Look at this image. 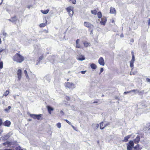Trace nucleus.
<instances>
[{
	"mask_svg": "<svg viewBox=\"0 0 150 150\" xmlns=\"http://www.w3.org/2000/svg\"><path fill=\"white\" fill-rule=\"evenodd\" d=\"M24 59V57L18 53H16L13 57V61L18 63L22 62Z\"/></svg>",
	"mask_w": 150,
	"mask_h": 150,
	"instance_id": "nucleus-1",
	"label": "nucleus"
},
{
	"mask_svg": "<svg viewBox=\"0 0 150 150\" xmlns=\"http://www.w3.org/2000/svg\"><path fill=\"white\" fill-rule=\"evenodd\" d=\"M84 25L85 26L88 27L90 32V34L91 35H93V25L88 22H85L84 23Z\"/></svg>",
	"mask_w": 150,
	"mask_h": 150,
	"instance_id": "nucleus-2",
	"label": "nucleus"
},
{
	"mask_svg": "<svg viewBox=\"0 0 150 150\" xmlns=\"http://www.w3.org/2000/svg\"><path fill=\"white\" fill-rule=\"evenodd\" d=\"M73 7L70 6L66 8V10L68 12L70 17H72L74 14V12L73 10Z\"/></svg>",
	"mask_w": 150,
	"mask_h": 150,
	"instance_id": "nucleus-3",
	"label": "nucleus"
},
{
	"mask_svg": "<svg viewBox=\"0 0 150 150\" xmlns=\"http://www.w3.org/2000/svg\"><path fill=\"white\" fill-rule=\"evenodd\" d=\"M65 86L66 88L72 89L74 88V85L73 83L66 82L65 83Z\"/></svg>",
	"mask_w": 150,
	"mask_h": 150,
	"instance_id": "nucleus-4",
	"label": "nucleus"
},
{
	"mask_svg": "<svg viewBox=\"0 0 150 150\" xmlns=\"http://www.w3.org/2000/svg\"><path fill=\"white\" fill-rule=\"evenodd\" d=\"M101 21H100V19H98L97 21V22L98 23H100L101 25H105L107 20L106 18L103 17L101 18Z\"/></svg>",
	"mask_w": 150,
	"mask_h": 150,
	"instance_id": "nucleus-5",
	"label": "nucleus"
},
{
	"mask_svg": "<svg viewBox=\"0 0 150 150\" xmlns=\"http://www.w3.org/2000/svg\"><path fill=\"white\" fill-rule=\"evenodd\" d=\"M127 150H132V149L134 145V143L133 141H130L127 144Z\"/></svg>",
	"mask_w": 150,
	"mask_h": 150,
	"instance_id": "nucleus-6",
	"label": "nucleus"
},
{
	"mask_svg": "<svg viewBox=\"0 0 150 150\" xmlns=\"http://www.w3.org/2000/svg\"><path fill=\"white\" fill-rule=\"evenodd\" d=\"M30 116L31 117L33 118L34 119H37L38 120H39L40 119V118L41 117L42 115L39 114V115H36L34 114H30Z\"/></svg>",
	"mask_w": 150,
	"mask_h": 150,
	"instance_id": "nucleus-7",
	"label": "nucleus"
},
{
	"mask_svg": "<svg viewBox=\"0 0 150 150\" xmlns=\"http://www.w3.org/2000/svg\"><path fill=\"white\" fill-rule=\"evenodd\" d=\"M22 72L21 69L18 70L17 72V75L18 78V81H19L21 80L22 78Z\"/></svg>",
	"mask_w": 150,
	"mask_h": 150,
	"instance_id": "nucleus-8",
	"label": "nucleus"
},
{
	"mask_svg": "<svg viewBox=\"0 0 150 150\" xmlns=\"http://www.w3.org/2000/svg\"><path fill=\"white\" fill-rule=\"evenodd\" d=\"M10 134L8 133L6 135L2 136L0 138V140L5 141L7 140L10 137Z\"/></svg>",
	"mask_w": 150,
	"mask_h": 150,
	"instance_id": "nucleus-9",
	"label": "nucleus"
},
{
	"mask_svg": "<svg viewBox=\"0 0 150 150\" xmlns=\"http://www.w3.org/2000/svg\"><path fill=\"white\" fill-rule=\"evenodd\" d=\"M98 62L99 64L102 66H104L105 65L104 60L103 58L101 57L98 59Z\"/></svg>",
	"mask_w": 150,
	"mask_h": 150,
	"instance_id": "nucleus-10",
	"label": "nucleus"
},
{
	"mask_svg": "<svg viewBox=\"0 0 150 150\" xmlns=\"http://www.w3.org/2000/svg\"><path fill=\"white\" fill-rule=\"evenodd\" d=\"M11 124V122L10 121L7 120L3 123V125L6 127H9Z\"/></svg>",
	"mask_w": 150,
	"mask_h": 150,
	"instance_id": "nucleus-11",
	"label": "nucleus"
},
{
	"mask_svg": "<svg viewBox=\"0 0 150 150\" xmlns=\"http://www.w3.org/2000/svg\"><path fill=\"white\" fill-rule=\"evenodd\" d=\"M137 91V93H138L140 95H143L144 93V90H142L141 91H139V90L137 89H134L132 90V91Z\"/></svg>",
	"mask_w": 150,
	"mask_h": 150,
	"instance_id": "nucleus-12",
	"label": "nucleus"
},
{
	"mask_svg": "<svg viewBox=\"0 0 150 150\" xmlns=\"http://www.w3.org/2000/svg\"><path fill=\"white\" fill-rule=\"evenodd\" d=\"M140 140V137L139 136H137L136 138L134 139V142L135 144H137L139 142Z\"/></svg>",
	"mask_w": 150,
	"mask_h": 150,
	"instance_id": "nucleus-13",
	"label": "nucleus"
},
{
	"mask_svg": "<svg viewBox=\"0 0 150 150\" xmlns=\"http://www.w3.org/2000/svg\"><path fill=\"white\" fill-rule=\"evenodd\" d=\"M106 127L105 122H102L100 124V128L101 129H103Z\"/></svg>",
	"mask_w": 150,
	"mask_h": 150,
	"instance_id": "nucleus-14",
	"label": "nucleus"
},
{
	"mask_svg": "<svg viewBox=\"0 0 150 150\" xmlns=\"http://www.w3.org/2000/svg\"><path fill=\"white\" fill-rule=\"evenodd\" d=\"M50 79L51 77L48 75H47L44 78V81H45V80H46L48 82L50 81Z\"/></svg>",
	"mask_w": 150,
	"mask_h": 150,
	"instance_id": "nucleus-15",
	"label": "nucleus"
},
{
	"mask_svg": "<svg viewBox=\"0 0 150 150\" xmlns=\"http://www.w3.org/2000/svg\"><path fill=\"white\" fill-rule=\"evenodd\" d=\"M47 108L49 113L51 114V111L53 110V108L50 106H47Z\"/></svg>",
	"mask_w": 150,
	"mask_h": 150,
	"instance_id": "nucleus-16",
	"label": "nucleus"
},
{
	"mask_svg": "<svg viewBox=\"0 0 150 150\" xmlns=\"http://www.w3.org/2000/svg\"><path fill=\"white\" fill-rule=\"evenodd\" d=\"M110 13H115L116 10L114 8L111 7L110 9Z\"/></svg>",
	"mask_w": 150,
	"mask_h": 150,
	"instance_id": "nucleus-17",
	"label": "nucleus"
},
{
	"mask_svg": "<svg viewBox=\"0 0 150 150\" xmlns=\"http://www.w3.org/2000/svg\"><path fill=\"white\" fill-rule=\"evenodd\" d=\"M85 59V57L84 56L81 55L78 58V59L80 61H83Z\"/></svg>",
	"mask_w": 150,
	"mask_h": 150,
	"instance_id": "nucleus-18",
	"label": "nucleus"
},
{
	"mask_svg": "<svg viewBox=\"0 0 150 150\" xmlns=\"http://www.w3.org/2000/svg\"><path fill=\"white\" fill-rule=\"evenodd\" d=\"M43 56L42 55L41 56L39 57L38 60V61L37 63L36 64L37 65H38L39 64V63L40 62V61L42 60L43 59Z\"/></svg>",
	"mask_w": 150,
	"mask_h": 150,
	"instance_id": "nucleus-19",
	"label": "nucleus"
},
{
	"mask_svg": "<svg viewBox=\"0 0 150 150\" xmlns=\"http://www.w3.org/2000/svg\"><path fill=\"white\" fill-rule=\"evenodd\" d=\"M131 136V135H129L128 136H127L125 137V138L124 140H123V141L127 142L128 141V139H129Z\"/></svg>",
	"mask_w": 150,
	"mask_h": 150,
	"instance_id": "nucleus-20",
	"label": "nucleus"
},
{
	"mask_svg": "<svg viewBox=\"0 0 150 150\" xmlns=\"http://www.w3.org/2000/svg\"><path fill=\"white\" fill-rule=\"evenodd\" d=\"M41 11L42 13L45 14H47L48 13L49 11V9H47L46 10H41Z\"/></svg>",
	"mask_w": 150,
	"mask_h": 150,
	"instance_id": "nucleus-21",
	"label": "nucleus"
},
{
	"mask_svg": "<svg viewBox=\"0 0 150 150\" xmlns=\"http://www.w3.org/2000/svg\"><path fill=\"white\" fill-rule=\"evenodd\" d=\"M12 20L11 22L12 23H14L16 22L17 20V18L16 16H15L11 18Z\"/></svg>",
	"mask_w": 150,
	"mask_h": 150,
	"instance_id": "nucleus-22",
	"label": "nucleus"
},
{
	"mask_svg": "<svg viewBox=\"0 0 150 150\" xmlns=\"http://www.w3.org/2000/svg\"><path fill=\"white\" fill-rule=\"evenodd\" d=\"M11 108V107L10 106H8L7 108H6L4 110V111L8 113L9 112V110Z\"/></svg>",
	"mask_w": 150,
	"mask_h": 150,
	"instance_id": "nucleus-23",
	"label": "nucleus"
},
{
	"mask_svg": "<svg viewBox=\"0 0 150 150\" xmlns=\"http://www.w3.org/2000/svg\"><path fill=\"white\" fill-rule=\"evenodd\" d=\"M97 16H98V17L99 18H102V13H101V12H98L97 13Z\"/></svg>",
	"mask_w": 150,
	"mask_h": 150,
	"instance_id": "nucleus-24",
	"label": "nucleus"
},
{
	"mask_svg": "<svg viewBox=\"0 0 150 150\" xmlns=\"http://www.w3.org/2000/svg\"><path fill=\"white\" fill-rule=\"evenodd\" d=\"M24 74L26 76V79H29V77L27 71L25 70H24Z\"/></svg>",
	"mask_w": 150,
	"mask_h": 150,
	"instance_id": "nucleus-25",
	"label": "nucleus"
},
{
	"mask_svg": "<svg viewBox=\"0 0 150 150\" xmlns=\"http://www.w3.org/2000/svg\"><path fill=\"white\" fill-rule=\"evenodd\" d=\"M47 25V22L44 23H41L39 26L40 27H43Z\"/></svg>",
	"mask_w": 150,
	"mask_h": 150,
	"instance_id": "nucleus-26",
	"label": "nucleus"
},
{
	"mask_svg": "<svg viewBox=\"0 0 150 150\" xmlns=\"http://www.w3.org/2000/svg\"><path fill=\"white\" fill-rule=\"evenodd\" d=\"M83 44L84 46L87 47L89 45L90 43L89 42H83Z\"/></svg>",
	"mask_w": 150,
	"mask_h": 150,
	"instance_id": "nucleus-27",
	"label": "nucleus"
},
{
	"mask_svg": "<svg viewBox=\"0 0 150 150\" xmlns=\"http://www.w3.org/2000/svg\"><path fill=\"white\" fill-rule=\"evenodd\" d=\"M134 62H132L130 61V67L131 68H132V69L134 67Z\"/></svg>",
	"mask_w": 150,
	"mask_h": 150,
	"instance_id": "nucleus-28",
	"label": "nucleus"
},
{
	"mask_svg": "<svg viewBox=\"0 0 150 150\" xmlns=\"http://www.w3.org/2000/svg\"><path fill=\"white\" fill-rule=\"evenodd\" d=\"M9 91L8 90H6V91L4 93V95L6 96H7L9 93Z\"/></svg>",
	"mask_w": 150,
	"mask_h": 150,
	"instance_id": "nucleus-29",
	"label": "nucleus"
},
{
	"mask_svg": "<svg viewBox=\"0 0 150 150\" xmlns=\"http://www.w3.org/2000/svg\"><path fill=\"white\" fill-rule=\"evenodd\" d=\"M131 61L133 62H134V61H135V57L134 55L133 54H132V59Z\"/></svg>",
	"mask_w": 150,
	"mask_h": 150,
	"instance_id": "nucleus-30",
	"label": "nucleus"
},
{
	"mask_svg": "<svg viewBox=\"0 0 150 150\" xmlns=\"http://www.w3.org/2000/svg\"><path fill=\"white\" fill-rule=\"evenodd\" d=\"M57 127L58 128H61V123H59V122L57 124Z\"/></svg>",
	"mask_w": 150,
	"mask_h": 150,
	"instance_id": "nucleus-31",
	"label": "nucleus"
},
{
	"mask_svg": "<svg viewBox=\"0 0 150 150\" xmlns=\"http://www.w3.org/2000/svg\"><path fill=\"white\" fill-rule=\"evenodd\" d=\"M16 150H23L22 149H21V147L20 146H18L16 147L15 148Z\"/></svg>",
	"mask_w": 150,
	"mask_h": 150,
	"instance_id": "nucleus-32",
	"label": "nucleus"
},
{
	"mask_svg": "<svg viewBox=\"0 0 150 150\" xmlns=\"http://www.w3.org/2000/svg\"><path fill=\"white\" fill-rule=\"evenodd\" d=\"M3 67V63L2 61H1L0 62V69H1Z\"/></svg>",
	"mask_w": 150,
	"mask_h": 150,
	"instance_id": "nucleus-33",
	"label": "nucleus"
},
{
	"mask_svg": "<svg viewBox=\"0 0 150 150\" xmlns=\"http://www.w3.org/2000/svg\"><path fill=\"white\" fill-rule=\"evenodd\" d=\"M76 47L78 48H80L81 47V46L79 44H76Z\"/></svg>",
	"mask_w": 150,
	"mask_h": 150,
	"instance_id": "nucleus-34",
	"label": "nucleus"
},
{
	"mask_svg": "<svg viewBox=\"0 0 150 150\" xmlns=\"http://www.w3.org/2000/svg\"><path fill=\"white\" fill-rule=\"evenodd\" d=\"M67 123H68L69 124V125H71V122H70L68 120H64Z\"/></svg>",
	"mask_w": 150,
	"mask_h": 150,
	"instance_id": "nucleus-35",
	"label": "nucleus"
},
{
	"mask_svg": "<svg viewBox=\"0 0 150 150\" xmlns=\"http://www.w3.org/2000/svg\"><path fill=\"white\" fill-rule=\"evenodd\" d=\"M139 144H137L134 148L135 149H137L138 148L139 149L140 148H139Z\"/></svg>",
	"mask_w": 150,
	"mask_h": 150,
	"instance_id": "nucleus-36",
	"label": "nucleus"
},
{
	"mask_svg": "<svg viewBox=\"0 0 150 150\" xmlns=\"http://www.w3.org/2000/svg\"><path fill=\"white\" fill-rule=\"evenodd\" d=\"M103 68H101L100 69V72L99 73V75H100L101 73L103 72Z\"/></svg>",
	"mask_w": 150,
	"mask_h": 150,
	"instance_id": "nucleus-37",
	"label": "nucleus"
},
{
	"mask_svg": "<svg viewBox=\"0 0 150 150\" xmlns=\"http://www.w3.org/2000/svg\"><path fill=\"white\" fill-rule=\"evenodd\" d=\"M9 144V143L8 141H6L5 142H4L3 143V144L4 145H5L6 144Z\"/></svg>",
	"mask_w": 150,
	"mask_h": 150,
	"instance_id": "nucleus-38",
	"label": "nucleus"
},
{
	"mask_svg": "<svg viewBox=\"0 0 150 150\" xmlns=\"http://www.w3.org/2000/svg\"><path fill=\"white\" fill-rule=\"evenodd\" d=\"M80 40L79 39H77L76 42V44H79V42Z\"/></svg>",
	"mask_w": 150,
	"mask_h": 150,
	"instance_id": "nucleus-39",
	"label": "nucleus"
},
{
	"mask_svg": "<svg viewBox=\"0 0 150 150\" xmlns=\"http://www.w3.org/2000/svg\"><path fill=\"white\" fill-rule=\"evenodd\" d=\"M4 49H2V48H1L0 49V54H1V52L4 51Z\"/></svg>",
	"mask_w": 150,
	"mask_h": 150,
	"instance_id": "nucleus-40",
	"label": "nucleus"
},
{
	"mask_svg": "<svg viewBox=\"0 0 150 150\" xmlns=\"http://www.w3.org/2000/svg\"><path fill=\"white\" fill-rule=\"evenodd\" d=\"M86 71H81V72L82 74H84L86 73Z\"/></svg>",
	"mask_w": 150,
	"mask_h": 150,
	"instance_id": "nucleus-41",
	"label": "nucleus"
},
{
	"mask_svg": "<svg viewBox=\"0 0 150 150\" xmlns=\"http://www.w3.org/2000/svg\"><path fill=\"white\" fill-rule=\"evenodd\" d=\"M146 81L147 82L150 83V79L149 78H146Z\"/></svg>",
	"mask_w": 150,
	"mask_h": 150,
	"instance_id": "nucleus-42",
	"label": "nucleus"
},
{
	"mask_svg": "<svg viewBox=\"0 0 150 150\" xmlns=\"http://www.w3.org/2000/svg\"><path fill=\"white\" fill-rule=\"evenodd\" d=\"M65 98L67 100L69 101V100L70 98L68 96H66Z\"/></svg>",
	"mask_w": 150,
	"mask_h": 150,
	"instance_id": "nucleus-43",
	"label": "nucleus"
},
{
	"mask_svg": "<svg viewBox=\"0 0 150 150\" xmlns=\"http://www.w3.org/2000/svg\"><path fill=\"white\" fill-rule=\"evenodd\" d=\"M91 68L93 69H94V64L93 63L91 65Z\"/></svg>",
	"mask_w": 150,
	"mask_h": 150,
	"instance_id": "nucleus-44",
	"label": "nucleus"
},
{
	"mask_svg": "<svg viewBox=\"0 0 150 150\" xmlns=\"http://www.w3.org/2000/svg\"><path fill=\"white\" fill-rule=\"evenodd\" d=\"M132 91H132H127V92L125 91V92H124V93L125 94H127V93H130V92H131Z\"/></svg>",
	"mask_w": 150,
	"mask_h": 150,
	"instance_id": "nucleus-45",
	"label": "nucleus"
},
{
	"mask_svg": "<svg viewBox=\"0 0 150 150\" xmlns=\"http://www.w3.org/2000/svg\"><path fill=\"white\" fill-rule=\"evenodd\" d=\"M3 124L2 121L1 119H0V126Z\"/></svg>",
	"mask_w": 150,
	"mask_h": 150,
	"instance_id": "nucleus-46",
	"label": "nucleus"
},
{
	"mask_svg": "<svg viewBox=\"0 0 150 150\" xmlns=\"http://www.w3.org/2000/svg\"><path fill=\"white\" fill-rule=\"evenodd\" d=\"M43 32L45 33H48V31L46 30H44Z\"/></svg>",
	"mask_w": 150,
	"mask_h": 150,
	"instance_id": "nucleus-47",
	"label": "nucleus"
},
{
	"mask_svg": "<svg viewBox=\"0 0 150 150\" xmlns=\"http://www.w3.org/2000/svg\"><path fill=\"white\" fill-rule=\"evenodd\" d=\"M60 113L63 115L64 114V112L62 110H61L60 111Z\"/></svg>",
	"mask_w": 150,
	"mask_h": 150,
	"instance_id": "nucleus-48",
	"label": "nucleus"
},
{
	"mask_svg": "<svg viewBox=\"0 0 150 150\" xmlns=\"http://www.w3.org/2000/svg\"><path fill=\"white\" fill-rule=\"evenodd\" d=\"M91 87H93V81H92L91 82Z\"/></svg>",
	"mask_w": 150,
	"mask_h": 150,
	"instance_id": "nucleus-49",
	"label": "nucleus"
},
{
	"mask_svg": "<svg viewBox=\"0 0 150 150\" xmlns=\"http://www.w3.org/2000/svg\"><path fill=\"white\" fill-rule=\"evenodd\" d=\"M71 127H72L74 129L76 130V127H74V126H73L72 124H71Z\"/></svg>",
	"mask_w": 150,
	"mask_h": 150,
	"instance_id": "nucleus-50",
	"label": "nucleus"
},
{
	"mask_svg": "<svg viewBox=\"0 0 150 150\" xmlns=\"http://www.w3.org/2000/svg\"><path fill=\"white\" fill-rule=\"evenodd\" d=\"M6 34H7L6 33L4 32L3 33V35L4 36H6Z\"/></svg>",
	"mask_w": 150,
	"mask_h": 150,
	"instance_id": "nucleus-51",
	"label": "nucleus"
},
{
	"mask_svg": "<svg viewBox=\"0 0 150 150\" xmlns=\"http://www.w3.org/2000/svg\"><path fill=\"white\" fill-rule=\"evenodd\" d=\"M3 132L2 129H0V134Z\"/></svg>",
	"mask_w": 150,
	"mask_h": 150,
	"instance_id": "nucleus-52",
	"label": "nucleus"
},
{
	"mask_svg": "<svg viewBox=\"0 0 150 150\" xmlns=\"http://www.w3.org/2000/svg\"><path fill=\"white\" fill-rule=\"evenodd\" d=\"M105 125H106V127L108 126L109 125V123H106L105 122Z\"/></svg>",
	"mask_w": 150,
	"mask_h": 150,
	"instance_id": "nucleus-53",
	"label": "nucleus"
},
{
	"mask_svg": "<svg viewBox=\"0 0 150 150\" xmlns=\"http://www.w3.org/2000/svg\"><path fill=\"white\" fill-rule=\"evenodd\" d=\"M3 0H0V5L1 4Z\"/></svg>",
	"mask_w": 150,
	"mask_h": 150,
	"instance_id": "nucleus-54",
	"label": "nucleus"
},
{
	"mask_svg": "<svg viewBox=\"0 0 150 150\" xmlns=\"http://www.w3.org/2000/svg\"><path fill=\"white\" fill-rule=\"evenodd\" d=\"M130 42H134V40L133 39H131V40H130Z\"/></svg>",
	"mask_w": 150,
	"mask_h": 150,
	"instance_id": "nucleus-55",
	"label": "nucleus"
},
{
	"mask_svg": "<svg viewBox=\"0 0 150 150\" xmlns=\"http://www.w3.org/2000/svg\"><path fill=\"white\" fill-rule=\"evenodd\" d=\"M97 12V11L96 10H94V15H96V14Z\"/></svg>",
	"mask_w": 150,
	"mask_h": 150,
	"instance_id": "nucleus-56",
	"label": "nucleus"
},
{
	"mask_svg": "<svg viewBox=\"0 0 150 150\" xmlns=\"http://www.w3.org/2000/svg\"><path fill=\"white\" fill-rule=\"evenodd\" d=\"M120 37H124V35H123V34H121L120 35Z\"/></svg>",
	"mask_w": 150,
	"mask_h": 150,
	"instance_id": "nucleus-57",
	"label": "nucleus"
},
{
	"mask_svg": "<svg viewBox=\"0 0 150 150\" xmlns=\"http://www.w3.org/2000/svg\"><path fill=\"white\" fill-rule=\"evenodd\" d=\"M148 23H149V24H150V18H149V22H148Z\"/></svg>",
	"mask_w": 150,
	"mask_h": 150,
	"instance_id": "nucleus-58",
	"label": "nucleus"
},
{
	"mask_svg": "<svg viewBox=\"0 0 150 150\" xmlns=\"http://www.w3.org/2000/svg\"><path fill=\"white\" fill-rule=\"evenodd\" d=\"M91 12L92 13L94 14V11L93 10H91Z\"/></svg>",
	"mask_w": 150,
	"mask_h": 150,
	"instance_id": "nucleus-59",
	"label": "nucleus"
},
{
	"mask_svg": "<svg viewBox=\"0 0 150 150\" xmlns=\"http://www.w3.org/2000/svg\"><path fill=\"white\" fill-rule=\"evenodd\" d=\"M94 69H96V65H95L94 64Z\"/></svg>",
	"mask_w": 150,
	"mask_h": 150,
	"instance_id": "nucleus-60",
	"label": "nucleus"
},
{
	"mask_svg": "<svg viewBox=\"0 0 150 150\" xmlns=\"http://www.w3.org/2000/svg\"><path fill=\"white\" fill-rule=\"evenodd\" d=\"M133 92H134L135 93H137V91H133Z\"/></svg>",
	"mask_w": 150,
	"mask_h": 150,
	"instance_id": "nucleus-61",
	"label": "nucleus"
},
{
	"mask_svg": "<svg viewBox=\"0 0 150 150\" xmlns=\"http://www.w3.org/2000/svg\"><path fill=\"white\" fill-rule=\"evenodd\" d=\"M8 20H9V21H10L11 22V20H12V19L11 18V19H8Z\"/></svg>",
	"mask_w": 150,
	"mask_h": 150,
	"instance_id": "nucleus-62",
	"label": "nucleus"
},
{
	"mask_svg": "<svg viewBox=\"0 0 150 150\" xmlns=\"http://www.w3.org/2000/svg\"><path fill=\"white\" fill-rule=\"evenodd\" d=\"M1 38H0V44H1Z\"/></svg>",
	"mask_w": 150,
	"mask_h": 150,
	"instance_id": "nucleus-63",
	"label": "nucleus"
},
{
	"mask_svg": "<svg viewBox=\"0 0 150 150\" xmlns=\"http://www.w3.org/2000/svg\"><path fill=\"white\" fill-rule=\"evenodd\" d=\"M28 8H30V6H28Z\"/></svg>",
	"mask_w": 150,
	"mask_h": 150,
	"instance_id": "nucleus-64",
	"label": "nucleus"
}]
</instances>
